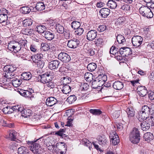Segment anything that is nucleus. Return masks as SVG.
I'll return each mask as SVG.
<instances>
[{
	"instance_id": "45",
	"label": "nucleus",
	"mask_w": 154,
	"mask_h": 154,
	"mask_svg": "<svg viewBox=\"0 0 154 154\" xmlns=\"http://www.w3.org/2000/svg\"><path fill=\"white\" fill-rule=\"evenodd\" d=\"M32 20L31 19H26L22 21V25L24 27L31 26L32 24Z\"/></svg>"
},
{
	"instance_id": "47",
	"label": "nucleus",
	"mask_w": 154,
	"mask_h": 154,
	"mask_svg": "<svg viewBox=\"0 0 154 154\" xmlns=\"http://www.w3.org/2000/svg\"><path fill=\"white\" fill-rule=\"evenodd\" d=\"M62 91L64 94L69 93L71 91V87L69 85H63Z\"/></svg>"
},
{
	"instance_id": "49",
	"label": "nucleus",
	"mask_w": 154,
	"mask_h": 154,
	"mask_svg": "<svg viewBox=\"0 0 154 154\" xmlns=\"http://www.w3.org/2000/svg\"><path fill=\"white\" fill-rule=\"evenodd\" d=\"M32 111L29 109H24L22 116L24 118H27L31 115Z\"/></svg>"
},
{
	"instance_id": "38",
	"label": "nucleus",
	"mask_w": 154,
	"mask_h": 154,
	"mask_svg": "<svg viewBox=\"0 0 154 154\" xmlns=\"http://www.w3.org/2000/svg\"><path fill=\"white\" fill-rule=\"evenodd\" d=\"M115 35L116 36L117 40L119 43L124 44L125 43V39L122 35L116 33Z\"/></svg>"
},
{
	"instance_id": "18",
	"label": "nucleus",
	"mask_w": 154,
	"mask_h": 154,
	"mask_svg": "<svg viewBox=\"0 0 154 154\" xmlns=\"http://www.w3.org/2000/svg\"><path fill=\"white\" fill-rule=\"evenodd\" d=\"M21 44L14 40L10 41V51L13 53L15 49H19L21 46Z\"/></svg>"
},
{
	"instance_id": "54",
	"label": "nucleus",
	"mask_w": 154,
	"mask_h": 154,
	"mask_svg": "<svg viewBox=\"0 0 154 154\" xmlns=\"http://www.w3.org/2000/svg\"><path fill=\"white\" fill-rule=\"evenodd\" d=\"M124 48H125V51H123V55L126 57V56L132 54V51H133L132 49H131L130 48L125 47H124Z\"/></svg>"
},
{
	"instance_id": "9",
	"label": "nucleus",
	"mask_w": 154,
	"mask_h": 154,
	"mask_svg": "<svg viewBox=\"0 0 154 154\" xmlns=\"http://www.w3.org/2000/svg\"><path fill=\"white\" fill-rule=\"evenodd\" d=\"M97 32L94 29L91 30L87 33L86 38L89 41H93L97 35Z\"/></svg>"
},
{
	"instance_id": "64",
	"label": "nucleus",
	"mask_w": 154,
	"mask_h": 154,
	"mask_svg": "<svg viewBox=\"0 0 154 154\" xmlns=\"http://www.w3.org/2000/svg\"><path fill=\"white\" fill-rule=\"evenodd\" d=\"M42 49L44 51H46L50 49V47L48 44L46 43H43L41 44Z\"/></svg>"
},
{
	"instance_id": "59",
	"label": "nucleus",
	"mask_w": 154,
	"mask_h": 154,
	"mask_svg": "<svg viewBox=\"0 0 154 154\" xmlns=\"http://www.w3.org/2000/svg\"><path fill=\"white\" fill-rule=\"evenodd\" d=\"M148 121L152 126H154V112L150 114Z\"/></svg>"
},
{
	"instance_id": "46",
	"label": "nucleus",
	"mask_w": 154,
	"mask_h": 154,
	"mask_svg": "<svg viewBox=\"0 0 154 154\" xmlns=\"http://www.w3.org/2000/svg\"><path fill=\"white\" fill-rule=\"evenodd\" d=\"M61 80L63 85H68V84L71 82V79L68 76L64 77L61 78Z\"/></svg>"
},
{
	"instance_id": "12",
	"label": "nucleus",
	"mask_w": 154,
	"mask_h": 154,
	"mask_svg": "<svg viewBox=\"0 0 154 154\" xmlns=\"http://www.w3.org/2000/svg\"><path fill=\"white\" fill-rule=\"evenodd\" d=\"M137 90L138 94L142 97V98L146 96L148 93L146 88L144 86H138Z\"/></svg>"
},
{
	"instance_id": "5",
	"label": "nucleus",
	"mask_w": 154,
	"mask_h": 154,
	"mask_svg": "<svg viewBox=\"0 0 154 154\" xmlns=\"http://www.w3.org/2000/svg\"><path fill=\"white\" fill-rule=\"evenodd\" d=\"M14 19H15V18H14L13 17V16H12L11 17H10V21H11V22H10V27H11V26H13V27H14V28L12 29V30H11V28H10V33L11 34V35L10 36V38H12L13 39H16L17 38V32H14V29L15 30L16 29L17 30V28L16 27V24H17V22L15 21V20H14Z\"/></svg>"
},
{
	"instance_id": "25",
	"label": "nucleus",
	"mask_w": 154,
	"mask_h": 154,
	"mask_svg": "<svg viewBox=\"0 0 154 154\" xmlns=\"http://www.w3.org/2000/svg\"><path fill=\"white\" fill-rule=\"evenodd\" d=\"M57 102L56 99L53 97H50L48 98L46 101V105L49 106H52L55 104Z\"/></svg>"
},
{
	"instance_id": "35",
	"label": "nucleus",
	"mask_w": 154,
	"mask_h": 154,
	"mask_svg": "<svg viewBox=\"0 0 154 154\" xmlns=\"http://www.w3.org/2000/svg\"><path fill=\"white\" fill-rule=\"evenodd\" d=\"M26 51L27 50L26 48H22L21 46H20L19 49H15L14 52L13 53V54H14H14H19L20 55L24 56V54L25 53H26Z\"/></svg>"
},
{
	"instance_id": "63",
	"label": "nucleus",
	"mask_w": 154,
	"mask_h": 154,
	"mask_svg": "<svg viewBox=\"0 0 154 154\" xmlns=\"http://www.w3.org/2000/svg\"><path fill=\"white\" fill-rule=\"evenodd\" d=\"M94 42L96 46H99L103 42V39L100 38H98L97 39H95Z\"/></svg>"
},
{
	"instance_id": "11",
	"label": "nucleus",
	"mask_w": 154,
	"mask_h": 154,
	"mask_svg": "<svg viewBox=\"0 0 154 154\" xmlns=\"http://www.w3.org/2000/svg\"><path fill=\"white\" fill-rule=\"evenodd\" d=\"M43 34V36L48 41H51L54 38V33L53 31L50 29L47 30Z\"/></svg>"
},
{
	"instance_id": "52",
	"label": "nucleus",
	"mask_w": 154,
	"mask_h": 154,
	"mask_svg": "<svg viewBox=\"0 0 154 154\" xmlns=\"http://www.w3.org/2000/svg\"><path fill=\"white\" fill-rule=\"evenodd\" d=\"M76 96L74 95H71L69 96L67 99L66 101L69 104L73 103L76 100Z\"/></svg>"
},
{
	"instance_id": "42",
	"label": "nucleus",
	"mask_w": 154,
	"mask_h": 154,
	"mask_svg": "<svg viewBox=\"0 0 154 154\" xmlns=\"http://www.w3.org/2000/svg\"><path fill=\"white\" fill-rule=\"evenodd\" d=\"M18 154H28V150L26 147L22 146L18 148Z\"/></svg>"
},
{
	"instance_id": "15",
	"label": "nucleus",
	"mask_w": 154,
	"mask_h": 154,
	"mask_svg": "<svg viewBox=\"0 0 154 154\" xmlns=\"http://www.w3.org/2000/svg\"><path fill=\"white\" fill-rule=\"evenodd\" d=\"M126 111L127 114V117L130 121L134 116L135 111L134 108L131 106H128L126 109Z\"/></svg>"
},
{
	"instance_id": "44",
	"label": "nucleus",
	"mask_w": 154,
	"mask_h": 154,
	"mask_svg": "<svg viewBox=\"0 0 154 154\" xmlns=\"http://www.w3.org/2000/svg\"><path fill=\"white\" fill-rule=\"evenodd\" d=\"M21 33L25 35H31L33 33V31L32 29L28 28L23 29L21 31Z\"/></svg>"
},
{
	"instance_id": "29",
	"label": "nucleus",
	"mask_w": 154,
	"mask_h": 154,
	"mask_svg": "<svg viewBox=\"0 0 154 154\" xmlns=\"http://www.w3.org/2000/svg\"><path fill=\"white\" fill-rule=\"evenodd\" d=\"M18 77H14L12 80H10L11 83L14 87H17L19 86L22 83L21 79L17 78Z\"/></svg>"
},
{
	"instance_id": "1",
	"label": "nucleus",
	"mask_w": 154,
	"mask_h": 154,
	"mask_svg": "<svg viewBox=\"0 0 154 154\" xmlns=\"http://www.w3.org/2000/svg\"><path fill=\"white\" fill-rule=\"evenodd\" d=\"M140 134L139 129L134 127L131 131L129 135V140L134 144L139 143L140 140Z\"/></svg>"
},
{
	"instance_id": "24",
	"label": "nucleus",
	"mask_w": 154,
	"mask_h": 154,
	"mask_svg": "<svg viewBox=\"0 0 154 154\" xmlns=\"http://www.w3.org/2000/svg\"><path fill=\"white\" fill-rule=\"evenodd\" d=\"M30 7L28 6H24L20 8V11L23 14H26L29 13L30 11L33 12V5Z\"/></svg>"
},
{
	"instance_id": "60",
	"label": "nucleus",
	"mask_w": 154,
	"mask_h": 154,
	"mask_svg": "<svg viewBox=\"0 0 154 154\" xmlns=\"http://www.w3.org/2000/svg\"><path fill=\"white\" fill-rule=\"evenodd\" d=\"M34 62L36 64L37 66L38 67L40 68H42L45 64V63L42 60H38Z\"/></svg>"
},
{
	"instance_id": "16",
	"label": "nucleus",
	"mask_w": 154,
	"mask_h": 154,
	"mask_svg": "<svg viewBox=\"0 0 154 154\" xmlns=\"http://www.w3.org/2000/svg\"><path fill=\"white\" fill-rule=\"evenodd\" d=\"M60 63V61L58 60H55L51 61L48 63V67L51 70L56 69L58 68Z\"/></svg>"
},
{
	"instance_id": "40",
	"label": "nucleus",
	"mask_w": 154,
	"mask_h": 154,
	"mask_svg": "<svg viewBox=\"0 0 154 154\" xmlns=\"http://www.w3.org/2000/svg\"><path fill=\"white\" fill-rule=\"evenodd\" d=\"M55 28L57 31V32L59 34H63L64 32L66 29L63 26L61 25L59 23L57 24V25L55 27Z\"/></svg>"
},
{
	"instance_id": "22",
	"label": "nucleus",
	"mask_w": 154,
	"mask_h": 154,
	"mask_svg": "<svg viewBox=\"0 0 154 154\" xmlns=\"http://www.w3.org/2000/svg\"><path fill=\"white\" fill-rule=\"evenodd\" d=\"M26 97L29 98L31 100L36 97V94L34 92L32 88H29L28 90H26Z\"/></svg>"
},
{
	"instance_id": "41",
	"label": "nucleus",
	"mask_w": 154,
	"mask_h": 154,
	"mask_svg": "<svg viewBox=\"0 0 154 154\" xmlns=\"http://www.w3.org/2000/svg\"><path fill=\"white\" fill-rule=\"evenodd\" d=\"M106 5L109 8L112 9L115 8L117 6V3L113 0H109Z\"/></svg>"
},
{
	"instance_id": "53",
	"label": "nucleus",
	"mask_w": 154,
	"mask_h": 154,
	"mask_svg": "<svg viewBox=\"0 0 154 154\" xmlns=\"http://www.w3.org/2000/svg\"><path fill=\"white\" fill-rule=\"evenodd\" d=\"M104 86L102 88V89H104L105 90L106 92L108 93H110L111 92V91L112 90V88L111 87V85L110 83H103Z\"/></svg>"
},
{
	"instance_id": "2",
	"label": "nucleus",
	"mask_w": 154,
	"mask_h": 154,
	"mask_svg": "<svg viewBox=\"0 0 154 154\" xmlns=\"http://www.w3.org/2000/svg\"><path fill=\"white\" fill-rule=\"evenodd\" d=\"M17 134L15 130H10V140L12 141L10 142V149L13 151L17 150V146H18Z\"/></svg>"
},
{
	"instance_id": "20",
	"label": "nucleus",
	"mask_w": 154,
	"mask_h": 154,
	"mask_svg": "<svg viewBox=\"0 0 154 154\" xmlns=\"http://www.w3.org/2000/svg\"><path fill=\"white\" fill-rule=\"evenodd\" d=\"M24 107L19 105H17L14 106H10V114L13 113L14 112H20L22 114L24 111Z\"/></svg>"
},
{
	"instance_id": "23",
	"label": "nucleus",
	"mask_w": 154,
	"mask_h": 154,
	"mask_svg": "<svg viewBox=\"0 0 154 154\" xmlns=\"http://www.w3.org/2000/svg\"><path fill=\"white\" fill-rule=\"evenodd\" d=\"M8 11L5 9H3L2 12L0 13V23H2L7 20L8 19L7 15L5 13H8Z\"/></svg>"
},
{
	"instance_id": "39",
	"label": "nucleus",
	"mask_w": 154,
	"mask_h": 154,
	"mask_svg": "<svg viewBox=\"0 0 154 154\" xmlns=\"http://www.w3.org/2000/svg\"><path fill=\"white\" fill-rule=\"evenodd\" d=\"M153 134L150 132H147L144 134L143 139L145 141L149 142L153 139Z\"/></svg>"
},
{
	"instance_id": "6",
	"label": "nucleus",
	"mask_w": 154,
	"mask_h": 154,
	"mask_svg": "<svg viewBox=\"0 0 154 154\" xmlns=\"http://www.w3.org/2000/svg\"><path fill=\"white\" fill-rule=\"evenodd\" d=\"M141 111L146 113L147 115H150L154 112V104L151 103L148 105H144L141 107Z\"/></svg>"
},
{
	"instance_id": "10",
	"label": "nucleus",
	"mask_w": 154,
	"mask_h": 154,
	"mask_svg": "<svg viewBox=\"0 0 154 154\" xmlns=\"http://www.w3.org/2000/svg\"><path fill=\"white\" fill-rule=\"evenodd\" d=\"M58 58L59 60L64 63L69 62L71 59L70 56L64 52H61L59 53Z\"/></svg>"
},
{
	"instance_id": "33",
	"label": "nucleus",
	"mask_w": 154,
	"mask_h": 154,
	"mask_svg": "<svg viewBox=\"0 0 154 154\" xmlns=\"http://www.w3.org/2000/svg\"><path fill=\"white\" fill-rule=\"evenodd\" d=\"M84 77L86 81L89 82H91L95 78V77L91 73L86 72L84 75Z\"/></svg>"
},
{
	"instance_id": "17",
	"label": "nucleus",
	"mask_w": 154,
	"mask_h": 154,
	"mask_svg": "<svg viewBox=\"0 0 154 154\" xmlns=\"http://www.w3.org/2000/svg\"><path fill=\"white\" fill-rule=\"evenodd\" d=\"M51 75L49 74L48 72L42 74L40 75V81L43 84L46 83L50 80V78H51Z\"/></svg>"
},
{
	"instance_id": "28",
	"label": "nucleus",
	"mask_w": 154,
	"mask_h": 154,
	"mask_svg": "<svg viewBox=\"0 0 154 154\" xmlns=\"http://www.w3.org/2000/svg\"><path fill=\"white\" fill-rule=\"evenodd\" d=\"M119 61V64L121 65H127L128 59L124 55H121L120 56H117L116 58Z\"/></svg>"
},
{
	"instance_id": "34",
	"label": "nucleus",
	"mask_w": 154,
	"mask_h": 154,
	"mask_svg": "<svg viewBox=\"0 0 154 154\" xmlns=\"http://www.w3.org/2000/svg\"><path fill=\"white\" fill-rule=\"evenodd\" d=\"M123 83L122 82L116 81L113 84L112 87L115 89L120 90L123 88Z\"/></svg>"
},
{
	"instance_id": "57",
	"label": "nucleus",
	"mask_w": 154,
	"mask_h": 154,
	"mask_svg": "<svg viewBox=\"0 0 154 154\" xmlns=\"http://www.w3.org/2000/svg\"><path fill=\"white\" fill-rule=\"evenodd\" d=\"M82 143L84 145L88 147L90 149L91 148V143L87 139H83L82 141Z\"/></svg>"
},
{
	"instance_id": "55",
	"label": "nucleus",
	"mask_w": 154,
	"mask_h": 154,
	"mask_svg": "<svg viewBox=\"0 0 154 154\" xmlns=\"http://www.w3.org/2000/svg\"><path fill=\"white\" fill-rule=\"evenodd\" d=\"M89 87V86L88 83L82 82L81 84L80 89L82 91H87Z\"/></svg>"
},
{
	"instance_id": "21",
	"label": "nucleus",
	"mask_w": 154,
	"mask_h": 154,
	"mask_svg": "<svg viewBox=\"0 0 154 154\" xmlns=\"http://www.w3.org/2000/svg\"><path fill=\"white\" fill-rule=\"evenodd\" d=\"M79 44L78 40L74 39L73 40H71L68 41L67 46L69 48H76Z\"/></svg>"
},
{
	"instance_id": "62",
	"label": "nucleus",
	"mask_w": 154,
	"mask_h": 154,
	"mask_svg": "<svg viewBox=\"0 0 154 154\" xmlns=\"http://www.w3.org/2000/svg\"><path fill=\"white\" fill-rule=\"evenodd\" d=\"M63 33L65 38L66 39H69L71 37L70 31L69 29H66L65 32Z\"/></svg>"
},
{
	"instance_id": "31",
	"label": "nucleus",
	"mask_w": 154,
	"mask_h": 154,
	"mask_svg": "<svg viewBox=\"0 0 154 154\" xmlns=\"http://www.w3.org/2000/svg\"><path fill=\"white\" fill-rule=\"evenodd\" d=\"M32 75L29 72H23L21 74L20 79L24 80H29L32 78Z\"/></svg>"
},
{
	"instance_id": "30",
	"label": "nucleus",
	"mask_w": 154,
	"mask_h": 154,
	"mask_svg": "<svg viewBox=\"0 0 154 154\" xmlns=\"http://www.w3.org/2000/svg\"><path fill=\"white\" fill-rule=\"evenodd\" d=\"M4 71L5 75L4 76L6 78V81L8 82L10 81V67L8 65H7L4 66L3 68Z\"/></svg>"
},
{
	"instance_id": "36",
	"label": "nucleus",
	"mask_w": 154,
	"mask_h": 154,
	"mask_svg": "<svg viewBox=\"0 0 154 154\" xmlns=\"http://www.w3.org/2000/svg\"><path fill=\"white\" fill-rule=\"evenodd\" d=\"M46 29V27L42 24L37 26L35 28V30L39 33L44 34Z\"/></svg>"
},
{
	"instance_id": "8",
	"label": "nucleus",
	"mask_w": 154,
	"mask_h": 154,
	"mask_svg": "<svg viewBox=\"0 0 154 154\" xmlns=\"http://www.w3.org/2000/svg\"><path fill=\"white\" fill-rule=\"evenodd\" d=\"M32 4L33 5V12H36L37 11H43L45 8V5L44 2H38L36 4H35L33 3Z\"/></svg>"
},
{
	"instance_id": "48",
	"label": "nucleus",
	"mask_w": 154,
	"mask_h": 154,
	"mask_svg": "<svg viewBox=\"0 0 154 154\" xmlns=\"http://www.w3.org/2000/svg\"><path fill=\"white\" fill-rule=\"evenodd\" d=\"M125 20L126 19L125 17L123 16L120 17L117 19L116 24L117 25H122L125 23Z\"/></svg>"
},
{
	"instance_id": "43",
	"label": "nucleus",
	"mask_w": 154,
	"mask_h": 154,
	"mask_svg": "<svg viewBox=\"0 0 154 154\" xmlns=\"http://www.w3.org/2000/svg\"><path fill=\"white\" fill-rule=\"evenodd\" d=\"M97 67V65L95 63H91L88 64L87 68L89 71L93 72L96 69Z\"/></svg>"
},
{
	"instance_id": "13",
	"label": "nucleus",
	"mask_w": 154,
	"mask_h": 154,
	"mask_svg": "<svg viewBox=\"0 0 154 154\" xmlns=\"http://www.w3.org/2000/svg\"><path fill=\"white\" fill-rule=\"evenodd\" d=\"M97 141L98 143L102 146H106L109 143L108 139L105 135L100 136Z\"/></svg>"
},
{
	"instance_id": "19",
	"label": "nucleus",
	"mask_w": 154,
	"mask_h": 154,
	"mask_svg": "<svg viewBox=\"0 0 154 154\" xmlns=\"http://www.w3.org/2000/svg\"><path fill=\"white\" fill-rule=\"evenodd\" d=\"M149 116L150 115H147L146 113L141 111L139 112L136 117L140 122H141L149 118Z\"/></svg>"
},
{
	"instance_id": "56",
	"label": "nucleus",
	"mask_w": 154,
	"mask_h": 154,
	"mask_svg": "<svg viewBox=\"0 0 154 154\" xmlns=\"http://www.w3.org/2000/svg\"><path fill=\"white\" fill-rule=\"evenodd\" d=\"M81 26V23L80 22L77 21H73L71 24V27L74 29L80 27Z\"/></svg>"
},
{
	"instance_id": "14",
	"label": "nucleus",
	"mask_w": 154,
	"mask_h": 154,
	"mask_svg": "<svg viewBox=\"0 0 154 154\" xmlns=\"http://www.w3.org/2000/svg\"><path fill=\"white\" fill-rule=\"evenodd\" d=\"M110 13V10L107 8H103L100 9L99 11L100 18L102 19L106 18Z\"/></svg>"
},
{
	"instance_id": "32",
	"label": "nucleus",
	"mask_w": 154,
	"mask_h": 154,
	"mask_svg": "<svg viewBox=\"0 0 154 154\" xmlns=\"http://www.w3.org/2000/svg\"><path fill=\"white\" fill-rule=\"evenodd\" d=\"M43 57V54L41 53H39L33 55L31 57V59L33 62H36L37 61L42 60Z\"/></svg>"
},
{
	"instance_id": "58",
	"label": "nucleus",
	"mask_w": 154,
	"mask_h": 154,
	"mask_svg": "<svg viewBox=\"0 0 154 154\" xmlns=\"http://www.w3.org/2000/svg\"><path fill=\"white\" fill-rule=\"evenodd\" d=\"M75 29L76 30L75 31V34L76 35L78 36L81 35L84 32L83 29L80 27V26Z\"/></svg>"
},
{
	"instance_id": "61",
	"label": "nucleus",
	"mask_w": 154,
	"mask_h": 154,
	"mask_svg": "<svg viewBox=\"0 0 154 154\" xmlns=\"http://www.w3.org/2000/svg\"><path fill=\"white\" fill-rule=\"evenodd\" d=\"M47 23L49 26L50 27H52V28H53V27L55 28L57 25V23H56L55 21L53 20H48Z\"/></svg>"
},
{
	"instance_id": "7",
	"label": "nucleus",
	"mask_w": 154,
	"mask_h": 154,
	"mask_svg": "<svg viewBox=\"0 0 154 154\" xmlns=\"http://www.w3.org/2000/svg\"><path fill=\"white\" fill-rule=\"evenodd\" d=\"M143 38L140 36L136 35L133 36L132 38V42L134 48L139 47L143 42Z\"/></svg>"
},
{
	"instance_id": "37",
	"label": "nucleus",
	"mask_w": 154,
	"mask_h": 154,
	"mask_svg": "<svg viewBox=\"0 0 154 154\" xmlns=\"http://www.w3.org/2000/svg\"><path fill=\"white\" fill-rule=\"evenodd\" d=\"M97 79H98V81L101 85H103L104 83L107 80V77L106 75L104 74H100L97 77Z\"/></svg>"
},
{
	"instance_id": "27",
	"label": "nucleus",
	"mask_w": 154,
	"mask_h": 154,
	"mask_svg": "<svg viewBox=\"0 0 154 154\" xmlns=\"http://www.w3.org/2000/svg\"><path fill=\"white\" fill-rule=\"evenodd\" d=\"M140 124L141 129L143 131H146L149 130L150 127V124L148 123V121H143Z\"/></svg>"
},
{
	"instance_id": "3",
	"label": "nucleus",
	"mask_w": 154,
	"mask_h": 154,
	"mask_svg": "<svg viewBox=\"0 0 154 154\" xmlns=\"http://www.w3.org/2000/svg\"><path fill=\"white\" fill-rule=\"evenodd\" d=\"M139 11L142 16L147 18H151L153 17V14L151 10L147 6L142 5L139 9Z\"/></svg>"
},
{
	"instance_id": "50",
	"label": "nucleus",
	"mask_w": 154,
	"mask_h": 154,
	"mask_svg": "<svg viewBox=\"0 0 154 154\" xmlns=\"http://www.w3.org/2000/svg\"><path fill=\"white\" fill-rule=\"evenodd\" d=\"M98 79L96 77L92 81V87L93 88L96 89L97 88L98 86H100V85H101Z\"/></svg>"
},
{
	"instance_id": "4",
	"label": "nucleus",
	"mask_w": 154,
	"mask_h": 154,
	"mask_svg": "<svg viewBox=\"0 0 154 154\" xmlns=\"http://www.w3.org/2000/svg\"><path fill=\"white\" fill-rule=\"evenodd\" d=\"M43 137H40L39 138L36 139H35L34 141L29 142L28 144L29 145L31 144V147L30 149L32 152L34 154H37L39 152V150L40 148V145L39 143H37L36 142L39 140L41 141V139H42Z\"/></svg>"
},
{
	"instance_id": "26",
	"label": "nucleus",
	"mask_w": 154,
	"mask_h": 154,
	"mask_svg": "<svg viewBox=\"0 0 154 154\" xmlns=\"http://www.w3.org/2000/svg\"><path fill=\"white\" fill-rule=\"evenodd\" d=\"M56 148L59 151H66L67 150V145L64 143L59 142L56 144Z\"/></svg>"
},
{
	"instance_id": "51",
	"label": "nucleus",
	"mask_w": 154,
	"mask_h": 154,
	"mask_svg": "<svg viewBox=\"0 0 154 154\" xmlns=\"http://www.w3.org/2000/svg\"><path fill=\"white\" fill-rule=\"evenodd\" d=\"M89 112L93 115L100 116L102 113V112L99 109H91L89 110Z\"/></svg>"
}]
</instances>
